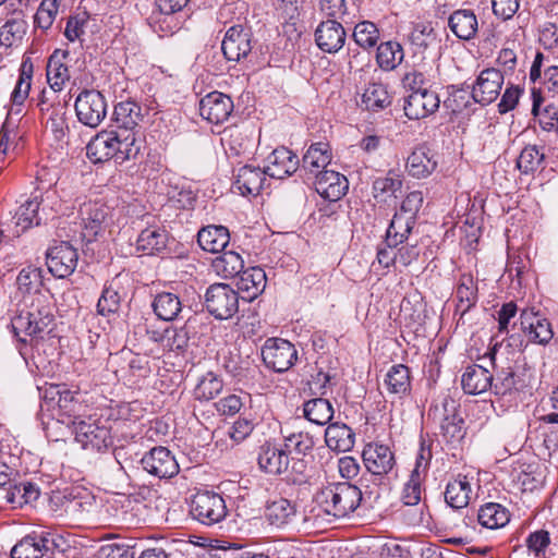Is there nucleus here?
I'll return each mask as SVG.
<instances>
[{
	"label": "nucleus",
	"instance_id": "47",
	"mask_svg": "<svg viewBox=\"0 0 558 558\" xmlns=\"http://www.w3.org/2000/svg\"><path fill=\"white\" fill-rule=\"evenodd\" d=\"M448 401L442 403L444 415L440 421L441 436L449 444L459 442L464 437L463 420L456 414L454 407L448 409Z\"/></svg>",
	"mask_w": 558,
	"mask_h": 558
},
{
	"label": "nucleus",
	"instance_id": "36",
	"mask_svg": "<svg viewBox=\"0 0 558 558\" xmlns=\"http://www.w3.org/2000/svg\"><path fill=\"white\" fill-rule=\"evenodd\" d=\"M197 242L206 252L220 253L229 244L230 233L223 226H207L198 231Z\"/></svg>",
	"mask_w": 558,
	"mask_h": 558
},
{
	"label": "nucleus",
	"instance_id": "29",
	"mask_svg": "<svg viewBox=\"0 0 558 558\" xmlns=\"http://www.w3.org/2000/svg\"><path fill=\"white\" fill-rule=\"evenodd\" d=\"M266 170L259 167H253L245 165L239 168L235 180L233 182V189L236 190L241 195H253L259 194L260 190L266 182Z\"/></svg>",
	"mask_w": 558,
	"mask_h": 558
},
{
	"label": "nucleus",
	"instance_id": "40",
	"mask_svg": "<svg viewBox=\"0 0 558 558\" xmlns=\"http://www.w3.org/2000/svg\"><path fill=\"white\" fill-rule=\"evenodd\" d=\"M147 23L160 38L172 36L181 28V21L177 14L160 10L157 5L147 17Z\"/></svg>",
	"mask_w": 558,
	"mask_h": 558
},
{
	"label": "nucleus",
	"instance_id": "53",
	"mask_svg": "<svg viewBox=\"0 0 558 558\" xmlns=\"http://www.w3.org/2000/svg\"><path fill=\"white\" fill-rule=\"evenodd\" d=\"M352 38L362 49L371 50L378 46L380 32L374 22L362 21L354 26Z\"/></svg>",
	"mask_w": 558,
	"mask_h": 558
},
{
	"label": "nucleus",
	"instance_id": "35",
	"mask_svg": "<svg viewBox=\"0 0 558 558\" xmlns=\"http://www.w3.org/2000/svg\"><path fill=\"white\" fill-rule=\"evenodd\" d=\"M325 441L332 451L347 452L354 447L355 434L345 424L331 423L325 430Z\"/></svg>",
	"mask_w": 558,
	"mask_h": 558
},
{
	"label": "nucleus",
	"instance_id": "56",
	"mask_svg": "<svg viewBox=\"0 0 558 558\" xmlns=\"http://www.w3.org/2000/svg\"><path fill=\"white\" fill-rule=\"evenodd\" d=\"M223 388L222 379L213 372L203 375L194 388V397L199 401L215 399Z\"/></svg>",
	"mask_w": 558,
	"mask_h": 558
},
{
	"label": "nucleus",
	"instance_id": "13",
	"mask_svg": "<svg viewBox=\"0 0 558 558\" xmlns=\"http://www.w3.org/2000/svg\"><path fill=\"white\" fill-rule=\"evenodd\" d=\"M78 254L69 242L61 241L51 245L46 254L49 271L57 278H66L77 266Z\"/></svg>",
	"mask_w": 558,
	"mask_h": 558
},
{
	"label": "nucleus",
	"instance_id": "5",
	"mask_svg": "<svg viewBox=\"0 0 558 558\" xmlns=\"http://www.w3.org/2000/svg\"><path fill=\"white\" fill-rule=\"evenodd\" d=\"M147 113V109L134 100L120 101L114 106L112 125L123 135L135 138V144L143 147L144 133L142 123Z\"/></svg>",
	"mask_w": 558,
	"mask_h": 558
},
{
	"label": "nucleus",
	"instance_id": "52",
	"mask_svg": "<svg viewBox=\"0 0 558 558\" xmlns=\"http://www.w3.org/2000/svg\"><path fill=\"white\" fill-rule=\"evenodd\" d=\"M218 275L225 278H234L244 269V260L242 256L234 251H225L218 256L213 264Z\"/></svg>",
	"mask_w": 558,
	"mask_h": 558
},
{
	"label": "nucleus",
	"instance_id": "4",
	"mask_svg": "<svg viewBox=\"0 0 558 558\" xmlns=\"http://www.w3.org/2000/svg\"><path fill=\"white\" fill-rule=\"evenodd\" d=\"M75 440L86 450L101 451L113 444L109 418L88 415L78 421L71 420Z\"/></svg>",
	"mask_w": 558,
	"mask_h": 558
},
{
	"label": "nucleus",
	"instance_id": "63",
	"mask_svg": "<svg viewBox=\"0 0 558 558\" xmlns=\"http://www.w3.org/2000/svg\"><path fill=\"white\" fill-rule=\"evenodd\" d=\"M449 97L445 101V106L449 108L452 112L459 113L466 109L472 99V90H469V87H450Z\"/></svg>",
	"mask_w": 558,
	"mask_h": 558
},
{
	"label": "nucleus",
	"instance_id": "18",
	"mask_svg": "<svg viewBox=\"0 0 558 558\" xmlns=\"http://www.w3.org/2000/svg\"><path fill=\"white\" fill-rule=\"evenodd\" d=\"M504 84V74L495 68L483 70L472 86V99L482 106L497 99Z\"/></svg>",
	"mask_w": 558,
	"mask_h": 558
},
{
	"label": "nucleus",
	"instance_id": "49",
	"mask_svg": "<svg viewBox=\"0 0 558 558\" xmlns=\"http://www.w3.org/2000/svg\"><path fill=\"white\" fill-rule=\"evenodd\" d=\"M361 102L366 110L378 111L390 106L391 96L385 84L372 82L364 89Z\"/></svg>",
	"mask_w": 558,
	"mask_h": 558
},
{
	"label": "nucleus",
	"instance_id": "59",
	"mask_svg": "<svg viewBox=\"0 0 558 558\" xmlns=\"http://www.w3.org/2000/svg\"><path fill=\"white\" fill-rule=\"evenodd\" d=\"M283 446L288 453L307 456L315 446L313 436L307 432H295L283 437Z\"/></svg>",
	"mask_w": 558,
	"mask_h": 558
},
{
	"label": "nucleus",
	"instance_id": "30",
	"mask_svg": "<svg viewBox=\"0 0 558 558\" xmlns=\"http://www.w3.org/2000/svg\"><path fill=\"white\" fill-rule=\"evenodd\" d=\"M448 27L457 38L469 41L478 32V20L473 10L458 9L449 15Z\"/></svg>",
	"mask_w": 558,
	"mask_h": 558
},
{
	"label": "nucleus",
	"instance_id": "27",
	"mask_svg": "<svg viewBox=\"0 0 558 558\" xmlns=\"http://www.w3.org/2000/svg\"><path fill=\"white\" fill-rule=\"evenodd\" d=\"M457 306L454 316L459 315L458 322L471 311L478 301L477 280L470 272L462 274L456 288Z\"/></svg>",
	"mask_w": 558,
	"mask_h": 558
},
{
	"label": "nucleus",
	"instance_id": "48",
	"mask_svg": "<svg viewBox=\"0 0 558 558\" xmlns=\"http://www.w3.org/2000/svg\"><path fill=\"white\" fill-rule=\"evenodd\" d=\"M40 495L39 488L34 483L24 481L11 485L5 492L4 499L12 508H21L33 504Z\"/></svg>",
	"mask_w": 558,
	"mask_h": 558
},
{
	"label": "nucleus",
	"instance_id": "22",
	"mask_svg": "<svg viewBox=\"0 0 558 558\" xmlns=\"http://www.w3.org/2000/svg\"><path fill=\"white\" fill-rule=\"evenodd\" d=\"M233 110L231 98L220 92H211L199 101V114L210 123L225 122Z\"/></svg>",
	"mask_w": 558,
	"mask_h": 558
},
{
	"label": "nucleus",
	"instance_id": "10",
	"mask_svg": "<svg viewBox=\"0 0 558 558\" xmlns=\"http://www.w3.org/2000/svg\"><path fill=\"white\" fill-rule=\"evenodd\" d=\"M262 357L268 368L277 373H283L294 365L298 351L286 339L268 338L262 347Z\"/></svg>",
	"mask_w": 558,
	"mask_h": 558
},
{
	"label": "nucleus",
	"instance_id": "37",
	"mask_svg": "<svg viewBox=\"0 0 558 558\" xmlns=\"http://www.w3.org/2000/svg\"><path fill=\"white\" fill-rule=\"evenodd\" d=\"M266 283L265 270L256 266L243 269L238 277L236 287L246 294L247 300H254L265 290Z\"/></svg>",
	"mask_w": 558,
	"mask_h": 558
},
{
	"label": "nucleus",
	"instance_id": "57",
	"mask_svg": "<svg viewBox=\"0 0 558 558\" xmlns=\"http://www.w3.org/2000/svg\"><path fill=\"white\" fill-rule=\"evenodd\" d=\"M40 119L46 129L52 132L57 141H62L65 137L69 126L66 123V107L64 105H57L54 110L44 114Z\"/></svg>",
	"mask_w": 558,
	"mask_h": 558
},
{
	"label": "nucleus",
	"instance_id": "6",
	"mask_svg": "<svg viewBox=\"0 0 558 558\" xmlns=\"http://www.w3.org/2000/svg\"><path fill=\"white\" fill-rule=\"evenodd\" d=\"M192 517L204 525H214L226 519L228 509L223 497L213 490H199L191 500Z\"/></svg>",
	"mask_w": 558,
	"mask_h": 558
},
{
	"label": "nucleus",
	"instance_id": "24",
	"mask_svg": "<svg viewBox=\"0 0 558 558\" xmlns=\"http://www.w3.org/2000/svg\"><path fill=\"white\" fill-rule=\"evenodd\" d=\"M259 468L271 475H283L290 464L289 453L284 446H277L272 442H265L258 451Z\"/></svg>",
	"mask_w": 558,
	"mask_h": 558
},
{
	"label": "nucleus",
	"instance_id": "41",
	"mask_svg": "<svg viewBox=\"0 0 558 558\" xmlns=\"http://www.w3.org/2000/svg\"><path fill=\"white\" fill-rule=\"evenodd\" d=\"M295 505L289 499L277 497L269 500L265 509V518L269 524L281 527L292 521L295 515Z\"/></svg>",
	"mask_w": 558,
	"mask_h": 558
},
{
	"label": "nucleus",
	"instance_id": "12",
	"mask_svg": "<svg viewBox=\"0 0 558 558\" xmlns=\"http://www.w3.org/2000/svg\"><path fill=\"white\" fill-rule=\"evenodd\" d=\"M502 345L496 343L490 352V362L496 372V377L492 383V390L498 396H511L521 390L525 381L512 369L511 366L501 365Z\"/></svg>",
	"mask_w": 558,
	"mask_h": 558
},
{
	"label": "nucleus",
	"instance_id": "44",
	"mask_svg": "<svg viewBox=\"0 0 558 558\" xmlns=\"http://www.w3.org/2000/svg\"><path fill=\"white\" fill-rule=\"evenodd\" d=\"M27 26L21 13L5 20L0 24V45L5 48L17 46L25 36Z\"/></svg>",
	"mask_w": 558,
	"mask_h": 558
},
{
	"label": "nucleus",
	"instance_id": "15",
	"mask_svg": "<svg viewBox=\"0 0 558 558\" xmlns=\"http://www.w3.org/2000/svg\"><path fill=\"white\" fill-rule=\"evenodd\" d=\"M519 320L520 329L530 342L545 345L553 339L551 324L534 308H523Z\"/></svg>",
	"mask_w": 558,
	"mask_h": 558
},
{
	"label": "nucleus",
	"instance_id": "58",
	"mask_svg": "<svg viewBox=\"0 0 558 558\" xmlns=\"http://www.w3.org/2000/svg\"><path fill=\"white\" fill-rule=\"evenodd\" d=\"M545 154L535 145L525 146L518 160L517 166L519 170L524 173H534L543 168Z\"/></svg>",
	"mask_w": 558,
	"mask_h": 558
},
{
	"label": "nucleus",
	"instance_id": "26",
	"mask_svg": "<svg viewBox=\"0 0 558 558\" xmlns=\"http://www.w3.org/2000/svg\"><path fill=\"white\" fill-rule=\"evenodd\" d=\"M298 156L287 147L276 148L268 157L265 170L268 177L284 179L292 175L299 168Z\"/></svg>",
	"mask_w": 558,
	"mask_h": 558
},
{
	"label": "nucleus",
	"instance_id": "60",
	"mask_svg": "<svg viewBox=\"0 0 558 558\" xmlns=\"http://www.w3.org/2000/svg\"><path fill=\"white\" fill-rule=\"evenodd\" d=\"M416 51L423 52L436 41V33L430 24L417 23L409 36Z\"/></svg>",
	"mask_w": 558,
	"mask_h": 558
},
{
	"label": "nucleus",
	"instance_id": "17",
	"mask_svg": "<svg viewBox=\"0 0 558 558\" xmlns=\"http://www.w3.org/2000/svg\"><path fill=\"white\" fill-rule=\"evenodd\" d=\"M252 32L243 25L231 26L223 37L221 50L228 61L239 62L252 51Z\"/></svg>",
	"mask_w": 558,
	"mask_h": 558
},
{
	"label": "nucleus",
	"instance_id": "11",
	"mask_svg": "<svg viewBox=\"0 0 558 558\" xmlns=\"http://www.w3.org/2000/svg\"><path fill=\"white\" fill-rule=\"evenodd\" d=\"M49 190L45 193L36 190L32 195L19 207L16 211V225L22 228V231L27 230L34 226H39L51 215L52 208L46 206L44 203L50 198Z\"/></svg>",
	"mask_w": 558,
	"mask_h": 558
},
{
	"label": "nucleus",
	"instance_id": "31",
	"mask_svg": "<svg viewBox=\"0 0 558 558\" xmlns=\"http://www.w3.org/2000/svg\"><path fill=\"white\" fill-rule=\"evenodd\" d=\"M70 56L68 50L56 49L47 62L46 75L49 86L54 92L63 89L65 83L70 80V71L66 60Z\"/></svg>",
	"mask_w": 558,
	"mask_h": 558
},
{
	"label": "nucleus",
	"instance_id": "42",
	"mask_svg": "<svg viewBox=\"0 0 558 558\" xmlns=\"http://www.w3.org/2000/svg\"><path fill=\"white\" fill-rule=\"evenodd\" d=\"M471 494L472 487L470 481L465 475L459 474L447 484L445 499L450 507L461 509L469 505Z\"/></svg>",
	"mask_w": 558,
	"mask_h": 558
},
{
	"label": "nucleus",
	"instance_id": "43",
	"mask_svg": "<svg viewBox=\"0 0 558 558\" xmlns=\"http://www.w3.org/2000/svg\"><path fill=\"white\" fill-rule=\"evenodd\" d=\"M403 59L404 51L398 41L388 40L377 46L376 63L380 70L393 71L402 63Z\"/></svg>",
	"mask_w": 558,
	"mask_h": 558
},
{
	"label": "nucleus",
	"instance_id": "34",
	"mask_svg": "<svg viewBox=\"0 0 558 558\" xmlns=\"http://www.w3.org/2000/svg\"><path fill=\"white\" fill-rule=\"evenodd\" d=\"M511 519L509 509L499 502H486L477 510V522L482 527L498 530L505 527Z\"/></svg>",
	"mask_w": 558,
	"mask_h": 558
},
{
	"label": "nucleus",
	"instance_id": "50",
	"mask_svg": "<svg viewBox=\"0 0 558 558\" xmlns=\"http://www.w3.org/2000/svg\"><path fill=\"white\" fill-rule=\"evenodd\" d=\"M402 187V180L399 174L389 171L385 177L376 178L373 182L372 193L377 202L387 203L390 198L397 197V192Z\"/></svg>",
	"mask_w": 558,
	"mask_h": 558
},
{
	"label": "nucleus",
	"instance_id": "45",
	"mask_svg": "<svg viewBox=\"0 0 558 558\" xmlns=\"http://www.w3.org/2000/svg\"><path fill=\"white\" fill-rule=\"evenodd\" d=\"M384 386L391 395L409 393L411 390L410 368L403 364L392 365L385 376Z\"/></svg>",
	"mask_w": 558,
	"mask_h": 558
},
{
	"label": "nucleus",
	"instance_id": "55",
	"mask_svg": "<svg viewBox=\"0 0 558 558\" xmlns=\"http://www.w3.org/2000/svg\"><path fill=\"white\" fill-rule=\"evenodd\" d=\"M192 330L191 320L180 327H167L165 348L173 352H184L189 347Z\"/></svg>",
	"mask_w": 558,
	"mask_h": 558
},
{
	"label": "nucleus",
	"instance_id": "14",
	"mask_svg": "<svg viewBox=\"0 0 558 558\" xmlns=\"http://www.w3.org/2000/svg\"><path fill=\"white\" fill-rule=\"evenodd\" d=\"M554 60V56L537 51L530 69L529 78L534 85L538 83L543 92L556 96L558 95V64H555Z\"/></svg>",
	"mask_w": 558,
	"mask_h": 558
},
{
	"label": "nucleus",
	"instance_id": "16",
	"mask_svg": "<svg viewBox=\"0 0 558 558\" xmlns=\"http://www.w3.org/2000/svg\"><path fill=\"white\" fill-rule=\"evenodd\" d=\"M143 469L158 478H170L179 473V464L172 452L162 446L155 447L141 459Z\"/></svg>",
	"mask_w": 558,
	"mask_h": 558
},
{
	"label": "nucleus",
	"instance_id": "64",
	"mask_svg": "<svg viewBox=\"0 0 558 558\" xmlns=\"http://www.w3.org/2000/svg\"><path fill=\"white\" fill-rule=\"evenodd\" d=\"M417 471H412L409 481L405 483L402 492V501L407 506H415L421 501L422 481Z\"/></svg>",
	"mask_w": 558,
	"mask_h": 558
},
{
	"label": "nucleus",
	"instance_id": "8",
	"mask_svg": "<svg viewBox=\"0 0 558 558\" xmlns=\"http://www.w3.org/2000/svg\"><path fill=\"white\" fill-rule=\"evenodd\" d=\"M205 306L217 319L231 318L239 311V293L229 284H211L205 293Z\"/></svg>",
	"mask_w": 558,
	"mask_h": 558
},
{
	"label": "nucleus",
	"instance_id": "19",
	"mask_svg": "<svg viewBox=\"0 0 558 558\" xmlns=\"http://www.w3.org/2000/svg\"><path fill=\"white\" fill-rule=\"evenodd\" d=\"M57 547L50 534L32 533L23 537L11 550L12 558H43Z\"/></svg>",
	"mask_w": 558,
	"mask_h": 558
},
{
	"label": "nucleus",
	"instance_id": "2",
	"mask_svg": "<svg viewBox=\"0 0 558 558\" xmlns=\"http://www.w3.org/2000/svg\"><path fill=\"white\" fill-rule=\"evenodd\" d=\"M142 147L135 144V138L119 132L114 128L98 132L86 145V156L93 163L113 159L116 163L134 160Z\"/></svg>",
	"mask_w": 558,
	"mask_h": 558
},
{
	"label": "nucleus",
	"instance_id": "51",
	"mask_svg": "<svg viewBox=\"0 0 558 558\" xmlns=\"http://www.w3.org/2000/svg\"><path fill=\"white\" fill-rule=\"evenodd\" d=\"M303 415L311 423L325 425L333 416V408L325 398L311 399L303 404Z\"/></svg>",
	"mask_w": 558,
	"mask_h": 558
},
{
	"label": "nucleus",
	"instance_id": "3",
	"mask_svg": "<svg viewBox=\"0 0 558 558\" xmlns=\"http://www.w3.org/2000/svg\"><path fill=\"white\" fill-rule=\"evenodd\" d=\"M361 501V489L349 482L329 483L314 495V502L318 510L336 519L354 512Z\"/></svg>",
	"mask_w": 558,
	"mask_h": 558
},
{
	"label": "nucleus",
	"instance_id": "21",
	"mask_svg": "<svg viewBox=\"0 0 558 558\" xmlns=\"http://www.w3.org/2000/svg\"><path fill=\"white\" fill-rule=\"evenodd\" d=\"M440 105L438 94L432 89L410 93L403 106L405 116L411 120H420L435 113Z\"/></svg>",
	"mask_w": 558,
	"mask_h": 558
},
{
	"label": "nucleus",
	"instance_id": "62",
	"mask_svg": "<svg viewBox=\"0 0 558 558\" xmlns=\"http://www.w3.org/2000/svg\"><path fill=\"white\" fill-rule=\"evenodd\" d=\"M41 284V275L37 268H23L17 275L16 286L17 289L24 294L37 292Z\"/></svg>",
	"mask_w": 558,
	"mask_h": 558
},
{
	"label": "nucleus",
	"instance_id": "38",
	"mask_svg": "<svg viewBox=\"0 0 558 558\" xmlns=\"http://www.w3.org/2000/svg\"><path fill=\"white\" fill-rule=\"evenodd\" d=\"M168 233L160 227L144 229L136 240V250L143 255H155L166 250Z\"/></svg>",
	"mask_w": 558,
	"mask_h": 558
},
{
	"label": "nucleus",
	"instance_id": "28",
	"mask_svg": "<svg viewBox=\"0 0 558 558\" xmlns=\"http://www.w3.org/2000/svg\"><path fill=\"white\" fill-rule=\"evenodd\" d=\"M315 190L325 199L339 201L348 190V180L333 170H324L316 174Z\"/></svg>",
	"mask_w": 558,
	"mask_h": 558
},
{
	"label": "nucleus",
	"instance_id": "20",
	"mask_svg": "<svg viewBox=\"0 0 558 558\" xmlns=\"http://www.w3.org/2000/svg\"><path fill=\"white\" fill-rule=\"evenodd\" d=\"M314 37L323 52L337 53L345 44L347 32L339 21L326 20L317 25Z\"/></svg>",
	"mask_w": 558,
	"mask_h": 558
},
{
	"label": "nucleus",
	"instance_id": "32",
	"mask_svg": "<svg viewBox=\"0 0 558 558\" xmlns=\"http://www.w3.org/2000/svg\"><path fill=\"white\" fill-rule=\"evenodd\" d=\"M437 165L436 155L428 147L420 146L408 157L407 170L411 177L423 179L430 175Z\"/></svg>",
	"mask_w": 558,
	"mask_h": 558
},
{
	"label": "nucleus",
	"instance_id": "1",
	"mask_svg": "<svg viewBox=\"0 0 558 558\" xmlns=\"http://www.w3.org/2000/svg\"><path fill=\"white\" fill-rule=\"evenodd\" d=\"M43 295L34 296L31 303L26 300L11 317L12 332L19 341V352L23 357L28 354V345L34 347L49 335L54 326L51 306Z\"/></svg>",
	"mask_w": 558,
	"mask_h": 558
},
{
	"label": "nucleus",
	"instance_id": "39",
	"mask_svg": "<svg viewBox=\"0 0 558 558\" xmlns=\"http://www.w3.org/2000/svg\"><path fill=\"white\" fill-rule=\"evenodd\" d=\"M151 307L156 316L165 322H172L179 318L183 310L180 296L167 291L159 292L155 295Z\"/></svg>",
	"mask_w": 558,
	"mask_h": 558
},
{
	"label": "nucleus",
	"instance_id": "46",
	"mask_svg": "<svg viewBox=\"0 0 558 558\" xmlns=\"http://www.w3.org/2000/svg\"><path fill=\"white\" fill-rule=\"evenodd\" d=\"M331 160V151L328 143H314L306 150L302 159V167L311 173H319Z\"/></svg>",
	"mask_w": 558,
	"mask_h": 558
},
{
	"label": "nucleus",
	"instance_id": "33",
	"mask_svg": "<svg viewBox=\"0 0 558 558\" xmlns=\"http://www.w3.org/2000/svg\"><path fill=\"white\" fill-rule=\"evenodd\" d=\"M494 376L482 365L473 364L465 368L461 377L462 389L468 395H481L492 389Z\"/></svg>",
	"mask_w": 558,
	"mask_h": 558
},
{
	"label": "nucleus",
	"instance_id": "25",
	"mask_svg": "<svg viewBox=\"0 0 558 558\" xmlns=\"http://www.w3.org/2000/svg\"><path fill=\"white\" fill-rule=\"evenodd\" d=\"M56 395L58 398V407L60 410L61 422L68 426L72 425L71 420L78 421L82 418V412L85 409L84 396L78 390H71L65 385L57 386Z\"/></svg>",
	"mask_w": 558,
	"mask_h": 558
},
{
	"label": "nucleus",
	"instance_id": "54",
	"mask_svg": "<svg viewBox=\"0 0 558 558\" xmlns=\"http://www.w3.org/2000/svg\"><path fill=\"white\" fill-rule=\"evenodd\" d=\"M415 222L416 221L396 213L386 231L385 239L387 240V243L392 245L403 244L412 232Z\"/></svg>",
	"mask_w": 558,
	"mask_h": 558
},
{
	"label": "nucleus",
	"instance_id": "9",
	"mask_svg": "<svg viewBox=\"0 0 558 558\" xmlns=\"http://www.w3.org/2000/svg\"><path fill=\"white\" fill-rule=\"evenodd\" d=\"M74 109L81 123L95 129L106 118L107 102L100 92L84 89L76 97Z\"/></svg>",
	"mask_w": 558,
	"mask_h": 558
},
{
	"label": "nucleus",
	"instance_id": "61",
	"mask_svg": "<svg viewBox=\"0 0 558 558\" xmlns=\"http://www.w3.org/2000/svg\"><path fill=\"white\" fill-rule=\"evenodd\" d=\"M60 0H43L35 15L34 24L44 31H47L53 24L59 11Z\"/></svg>",
	"mask_w": 558,
	"mask_h": 558
},
{
	"label": "nucleus",
	"instance_id": "7",
	"mask_svg": "<svg viewBox=\"0 0 558 558\" xmlns=\"http://www.w3.org/2000/svg\"><path fill=\"white\" fill-rule=\"evenodd\" d=\"M113 208L102 199L84 203L80 208L82 235L87 242L94 241L112 222Z\"/></svg>",
	"mask_w": 558,
	"mask_h": 558
},
{
	"label": "nucleus",
	"instance_id": "23",
	"mask_svg": "<svg viewBox=\"0 0 558 558\" xmlns=\"http://www.w3.org/2000/svg\"><path fill=\"white\" fill-rule=\"evenodd\" d=\"M362 457L367 471L378 476L388 474L396 463L390 448L377 442L366 445Z\"/></svg>",
	"mask_w": 558,
	"mask_h": 558
}]
</instances>
